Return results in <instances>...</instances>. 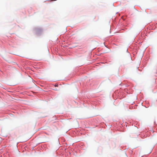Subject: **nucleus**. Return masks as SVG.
<instances>
[{
  "instance_id": "nucleus-1",
  "label": "nucleus",
  "mask_w": 157,
  "mask_h": 157,
  "mask_svg": "<svg viewBox=\"0 0 157 157\" xmlns=\"http://www.w3.org/2000/svg\"><path fill=\"white\" fill-rule=\"evenodd\" d=\"M58 86V85L57 84H56V85H55V87H56V86Z\"/></svg>"
}]
</instances>
